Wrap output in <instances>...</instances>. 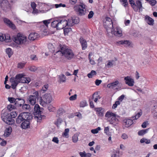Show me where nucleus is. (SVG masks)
<instances>
[{
  "label": "nucleus",
  "instance_id": "09e8293b",
  "mask_svg": "<svg viewBox=\"0 0 157 157\" xmlns=\"http://www.w3.org/2000/svg\"><path fill=\"white\" fill-rule=\"evenodd\" d=\"M48 87V84L44 85L41 90V92L44 93L45 91H46Z\"/></svg>",
  "mask_w": 157,
  "mask_h": 157
},
{
  "label": "nucleus",
  "instance_id": "423d86ee",
  "mask_svg": "<svg viewBox=\"0 0 157 157\" xmlns=\"http://www.w3.org/2000/svg\"><path fill=\"white\" fill-rule=\"evenodd\" d=\"M12 40L17 44H21L25 43L27 40V37L22 36L20 34H18L16 36L13 37Z\"/></svg>",
  "mask_w": 157,
  "mask_h": 157
},
{
  "label": "nucleus",
  "instance_id": "f257e3e1",
  "mask_svg": "<svg viewBox=\"0 0 157 157\" xmlns=\"http://www.w3.org/2000/svg\"><path fill=\"white\" fill-rule=\"evenodd\" d=\"M57 48L58 50L56 52V53L60 52L62 56H64L68 59H71L73 58L74 54L72 51L67 48L66 46L59 44Z\"/></svg>",
  "mask_w": 157,
  "mask_h": 157
},
{
  "label": "nucleus",
  "instance_id": "c9c22d12",
  "mask_svg": "<svg viewBox=\"0 0 157 157\" xmlns=\"http://www.w3.org/2000/svg\"><path fill=\"white\" fill-rule=\"evenodd\" d=\"M21 106L22 109L24 110L29 109L30 108V105L28 104L24 103Z\"/></svg>",
  "mask_w": 157,
  "mask_h": 157
},
{
  "label": "nucleus",
  "instance_id": "c756f323",
  "mask_svg": "<svg viewBox=\"0 0 157 157\" xmlns=\"http://www.w3.org/2000/svg\"><path fill=\"white\" fill-rule=\"evenodd\" d=\"M148 129H142L140 130L138 132V134L139 136H143L147 132Z\"/></svg>",
  "mask_w": 157,
  "mask_h": 157
},
{
  "label": "nucleus",
  "instance_id": "37998d69",
  "mask_svg": "<svg viewBox=\"0 0 157 157\" xmlns=\"http://www.w3.org/2000/svg\"><path fill=\"white\" fill-rule=\"evenodd\" d=\"M8 101L11 103H14L16 102L17 100V98H15L13 97H8Z\"/></svg>",
  "mask_w": 157,
  "mask_h": 157
},
{
  "label": "nucleus",
  "instance_id": "680f3d73",
  "mask_svg": "<svg viewBox=\"0 0 157 157\" xmlns=\"http://www.w3.org/2000/svg\"><path fill=\"white\" fill-rule=\"evenodd\" d=\"M156 1L155 0H150L149 1V3L152 6H155L156 4Z\"/></svg>",
  "mask_w": 157,
  "mask_h": 157
},
{
  "label": "nucleus",
  "instance_id": "a19ab883",
  "mask_svg": "<svg viewBox=\"0 0 157 157\" xmlns=\"http://www.w3.org/2000/svg\"><path fill=\"white\" fill-rule=\"evenodd\" d=\"M24 76L23 74H18L15 77V79L17 81H19L21 80V78Z\"/></svg>",
  "mask_w": 157,
  "mask_h": 157
},
{
  "label": "nucleus",
  "instance_id": "8fccbe9b",
  "mask_svg": "<svg viewBox=\"0 0 157 157\" xmlns=\"http://www.w3.org/2000/svg\"><path fill=\"white\" fill-rule=\"evenodd\" d=\"M121 2H122V5L125 7H127L128 5V3L127 0H122V1H120Z\"/></svg>",
  "mask_w": 157,
  "mask_h": 157
},
{
  "label": "nucleus",
  "instance_id": "cd10ccee",
  "mask_svg": "<svg viewBox=\"0 0 157 157\" xmlns=\"http://www.w3.org/2000/svg\"><path fill=\"white\" fill-rule=\"evenodd\" d=\"M119 151L118 150H114L111 154V157H119Z\"/></svg>",
  "mask_w": 157,
  "mask_h": 157
},
{
  "label": "nucleus",
  "instance_id": "4c0bfd02",
  "mask_svg": "<svg viewBox=\"0 0 157 157\" xmlns=\"http://www.w3.org/2000/svg\"><path fill=\"white\" fill-rule=\"evenodd\" d=\"M60 82H64L66 81V77L63 74L59 76V77Z\"/></svg>",
  "mask_w": 157,
  "mask_h": 157
},
{
  "label": "nucleus",
  "instance_id": "393cba45",
  "mask_svg": "<svg viewBox=\"0 0 157 157\" xmlns=\"http://www.w3.org/2000/svg\"><path fill=\"white\" fill-rule=\"evenodd\" d=\"M136 6L137 8V12L139 10V12L142 11V6L141 2L139 0H137L136 2Z\"/></svg>",
  "mask_w": 157,
  "mask_h": 157
},
{
  "label": "nucleus",
  "instance_id": "2eb2a0df",
  "mask_svg": "<svg viewBox=\"0 0 157 157\" xmlns=\"http://www.w3.org/2000/svg\"><path fill=\"white\" fill-rule=\"evenodd\" d=\"M74 8L75 10L78 13L77 14L78 15L81 16L84 15L86 13V10L81 9L79 6H75Z\"/></svg>",
  "mask_w": 157,
  "mask_h": 157
},
{
  "label": "nucleus",
  "instance_id": "0eeeda50",
  "mask_svg": "<svg viewBox=\"0 0 157 157\" xmlns=\"http://www.w3.org/2000/svg\"><path fill=\"white\" fill-rule=\"evenodd\" d=\"M42 109H43V108H40L38 104H35L34 108L35 111L34 115L35 117L39 120H41L42 119L44 118L45 117L44 115L41 114L42 112L41 109L42 110Z\"/></svg>",
  "mask_w": 157,
  "mask_h": 157
},
{
  "label": "nucleus",
  "instance_id": "052dcab7",
  "mask_svg": "<svg viewBox=\"0 0 157 157\" xmlns=\"http://www.w3.org/2000/svg\"><path fill=\"white\" fill-rule=\"evenodd\" d=\"M72 140L74 143H76L77 141L78 137L76 135H74L72 136Z\"/></svg>",
  "mask_w": 157,
  "mask_h": 157
},
{
  "label": "nucleus",
  "instance_id": "f3484780",
  "mask_svg": "<svg viewBox=\"0 0 157 157\" xmlns=\"http://www.w3.org/2000/svg\"><path fill=\"white\" fill-rule=\"evenodd\" d=\"M25 103V100L22 98H17V100L15 103V105L17 108L21 106L23 104Z\"/></svg>",
  "mask_w": 157,
  "mask_h": 157
},
{
  "label": "nucleus",
  "instance_id": "49530a36",
  "mask_svg": "<svg viewBox=\"0 0 157 157\" xmlns=\"http://www.w3.org/2000/svg\"><path fill=\"white\" fill-rule=\"evenodd\" d=\"M104 132L106 134L109 136H110V133L109 132V128L108 127H106L104 128Z\"/></svg>",
  "mask_w": 157,
  "mask_h": 157
},
{
  "label": "nucleus",
  "instance_id": "f03ea898",
  "mask_svg": "<svg viewBox=\"0 0 157 157\" xmlns=\"http://www.w3.org/2000/svg\"><path fill=\"white\" fill-rule=\"evenodd\" d=\"M4 116L2 117V120L6 123L12 125L14 123L15 121L13 119L17 116V113L15 111H13L10 113H5L3 114Z\"/></svg>",
  "mask_w": 157,
  "mask_h": 157
},
{
  "label": "nucleus",
  "instance_id": "58836bf2",
  "mask_svg": "<svg viewBox=\"0 0 157 157\" xmlns=\"http://www.w3.org/2000/svg\"><path fill=\"white\" fill-rule=\"evenodd\" d=\"M110 118V120H109L110 124H114L116 123V121L118 120L117 119L116 117H112V118Z\"/></svg>",
  "mask_w": 157,
  "mask_h": 157
},
{
  "label": "nucleus",
  "instance_id": "338daca9",
  "mask_svg": "<svg viewBox=\"0 0 157 157\" xmlns=\"http://www.w3.org/2000/svg\"><path fill=\"white\" fill-rule=\"evenodd\" d=\"M52 141L56 144H58L59 141L58 138L56 137H54L53 138Z\"/></svg>",
  "mask_w": 157,
  "mask_h": 157
},
{
  "label": "nucleus",
  "instance_id": "bf43d9fd",
  "mask_svg": "<svg viewBox=\"0 0 157 157\" xmlns=\"http://www.w3.org/2000/svg\"><path fill=\"white\" fill-rule=\"evenodd\" d=\"M62 121V120L60 118H59L57 119V121L55 122V124L58 126L60 124Z\"/></svg>",
  "mask_w": 157,
  "mask_h": 157
},
{
  "label": "nucleus",
  "instance_id": "e433bc0d",
  "mask_svg": "<svg viewBox=\"0 0 157 157\" xmlns=\"http://www.w3.org/2000/svg\"><path fill=\"white\" fill-rule=\"evenodd\" d=\"M96 74L97 73L95 71L92 70L90 73L88 74L87 76L89 78H91L93 76L96 75Z\"/></svg>",
  "mask_w": 157,
  "mask_h": 157
},
{
  "label": "nucleus",
  "instance_id": "1a4fd4ad",
  "mask_svg": "<svg viewBox=\"0 0 157 157\" xmlns=\"http://www.w3.org/2000/svg\"><path fill=\"white\" fill-rule=\"evenodd\" d=\"M30 113L28 112H24L20 113L16 118V123L17 124L22 123Z\"/></svg>",
  "mask_w": 157,
  "mask_h": 157
},
{
  "label": "nucleus",
  "instance_id": "5fc2aeb1",
  "mask_svg": "<svg viewBox=\"0 0 157 157\" xmlns=\"http://www.w3.org/2000/svg\"><path fill=\"white\" fill-rule=\"evenodd\" d=\"M86 105V101L84 100L81 101L80 103V107H84Z\"/></svg>",
  "mask_w": 157,
  "mask_h": 157
},
{
  "label": "nucleus",
  "instance_id": "5701e85b",
  "mask_svg": "<svg viewBox=\"0 0 157 157\" xmlns=\"http://www.w3.org/2000/svg\"><path fill=\"white\" fill-rule=\"evenodd\" d=\"M39 36V35L37 33H32L29 35L28 38L30 40H36Z\"/></svg>",
  "mask_w": 157,
  "mask_h": 157
},
{
  "label": "nucleus",
  "instance_id": "4468645a",
  "mask_svg": "<svg viewBox=\"0 0 157 157\" xmlns=\"http://www.w3.org/2000/svg\"><path fill=\"white\" fill-rule=\"evenodd\" d=\"M125 84L129 86H132L134 85V79L131 78L130 76H127L124 78Z\"/></svg>",
  "mask_w": 157,
  "mask_h": 157
},
{
  "label": "nucleus",
  "instance_id": "de8ad7c7",
  "mask_svg": "<svg viewBox=\"0 0 157 157\" xmlns=\"http://www.w3.org/2000/svg\"><path fill=\"white\" fill-rule=\"evenodd\" d=\"M19 83V82H18V81H15L14 82H12L11 84L12 88L13 89H15Z\"/></svg>",
  "mask_w": 157,
  "mask_h": 157
},
{
  "label": "nucleus",
  "instance_id": "6e6d98bb",
  "mask_svg": "<svg viewBox=\"0 0 157 157\" xmlns=\"http://www.w3.org/2000/svg\"><path fill=\"white\" fill-rule=\"evenodd\" d=\"M66 5L65 4H63L61 3L59 4H56L55 5V6L56 8H58L59 7H65Z\"/></svg>",
  "mask_w": 157,
  "mask_h": 157
},
{
  "label": "nucleus",
  "instance_id": "0e129e2a",
  "mask_svg": "<svg viewBox=\"0 0 157 157\" xmlns=\"http://www.w3.org/2000/svg\"><path fill=\"white\" fill-rule=\"evenodd\" d=\"M94 14V13L93 11H90L88 16V18L90 19L92 18Z\"/></svg>",
  "mask_w": 157,
  "mask_h": 157
},
{
  "label": "nucleus",
  "instance_id": "7c9ffc66",
  "mask_svg": "<svg viewBox=\"0 0 157 157\" xmlns=\"http://www.w3.org/2000/svg\"><path fill=\"white\" fill-rule=\"evenodd\" d=\"M105 116V117H108L109 118L112 117H116V114L112 112H107L106 113Z\"/></svg>",
  "mask_w": 157,
  "mask_h": 157
},
{
  "label": "nucleus",
  "instance_id": "f8f14e48",
  "mask_svg": "<svg viewBox=\"0 0 157 157\" xmlns=\"http://www.w3.org/2000/svg\"><path fill=\"white\" fill-rule=\"evenodd\" d=\"M119 83V81L117 80L115 82L108 84L107 85V86L109 88L112 89L114 90H118L119 88V86H117Z\"/></svg>",
  "mask_w": 157,
  "mask_h": 157
},
{
  "label": "nucleus",
  "instance_id": "b1692460",
  "mask_svg": "<svg viewBox=\"0 0 157 157\" xmlns=\"http://www.w3.org/2000/svg\"><path fill=\"white\" fill-rule=\"evenodd\" d=\"M12 132V128L10 126L7 128L4 131V136L6 137H8L11 134Z\"/></svg>",
  "mask_w": 157,
  "mask_h": 157
},
{
  "label": "nucleus",
  "instance_id": "13d9d810",
  "mask_svg": "<svg viewBox=\"0 0 157 157\" xmlns=\"http://www.w3.org/2000/svg\"><path fill=\"white\" fill-rule=\"evenodd\" d=\"M108 63L106 65L108 68H109L111 67V66H112L113 65H116L115 64H114V63H112V62H111V60H108Z\"/></svg>",
  "mask_w": 157,
  "mask_h": 157
},
{
  "label": "nucleus",
  "instance_id": "7ed1b4c3",
  "mask_svg": "<svg viewBox=\"0 0 157 157\" xmlns=\"http://www.w3.org/2000/svg\"><path fill=\"white\" fill-rule=\"evenodd\" d=\"M67 20L65 19H58L56 18L51 23V25L52 27L56 28L57 30L61 29H63L67 26Z\"/></svg>",
  "mask_w": 157,
  "mask_h": 157
},
{
  "label": "nucleus",
  "instance_id": "a211bd4d",
  "mask_svg": "<svg viewBox=\"0 0 157 157\" xmlns=\"http://www.w3.org/2000/svg\"><path fill=\"white\" fill-rule=\"evenodd\" d=\"M124 124L126 127H128L133 123V120L131 119L126 118L123 121Z\"/></svg>",
  "mask_w": 157,
  "mask_h": 157
},
{
  "label": "nucleus",
  "instance_id": "20e7f679",
  "mask_svg": "<svg viewBox=\"0 0 157 157\" xmlns=\"http://www.w3.org/2000/svg\"><path fill=\"white\" fill-rule=\"evenodd\" d=\"M103 26L108 33H110L113 28V22L111 18L106 17L104 20Z\"/></svg>",
  "mask_w": 157,
  "mask_h": 157
},
{
  "label": "nucleus",
  "instance_id": "774afa93",
  "mask_svg": "<svg viewBox=\"0 0 157 157\" xmlns=\"http://www.w3.org/2000/svg\"><path fill=\"white\" fill-rule=\"evenodd\" d=\"M75 116L78 117L79 118H82V114L80 112H76L75 113Z\"/></svg>",
  "mask_w": 157,
  "mask_h": 157
},
{
  "label": "nucleus",
  "instance_id": "dca6fc26",
  "mask_svg": "<svg viewBox=\"0 0 157 157\" xmlns=\"http://www.w3.org/2000/svg\"><path fill=\"white\" fill-rule=\"evenodd\" d=\"M110 32L116 36H122V30L119 27H117L116 29H114L113 30L112 29Z\"/></svg>",
  "mask_w": 157,
  "mask_h": 157
},
{
  "label": "nucleus",
  "instance_id": "e2e57ef3",
  "mask_svg": "<svg viewBox=\"0 0 157 157\" xmlns=\"http://www.w3.org/2000/svg\"><path fill=\"white\" fill-rule=\"evenodd\" d=\"M77 96L76 94H75L71 96L69 98V100L71 101H73L75 100L76 99Z\"/></svg>",
  "mask_w": 157,
  "mask_h": 157
},
{
  "label": "nucleus",
  "instance_id": "864d4df0",
  "mask_svg": "<svg viewBox=\"0 0 157 157\" xmlns=\"http://www.w3.org/2000/svg\"><path fill=\"white\" fill-rule=\"evenodd\" d=\"M120 104V102L119 101H116L114 104L112 106V108L113 109H115L116 108L118 105H119Z\"/></svg>",
  "mask_w": 157,
  "mask_h": 157
},
{
  "label": "nucleus",
  "instance_id": "69168bd1",
  "mask_svg": "<svg viewBox=\"0 0 157 157\" xmlns=\"http://www.w3.org/2000/svg\"><path fill=\"white\" fill-rule=\"evenodd\" d=\"M43 23L46 26H47L50 23V20H44L43 21Z\"/></svg>",
  "mask_w": 157,
  "mask_h": 157
},
{
  "label": "nucleus",
  "instance_id": "39448f33",
  "mask_svg": "<svg viewBox=\"0 0 157 157\" xmlns=\"http://www.w3.org/2000/svg\"><path fill=\"white\" fill-rule=\"evenodd\" d=\"M33 119V116L32 114L30 113L26 118H25L24 121L22 122L21 125V127L23 129H26L30 128V122H31L32 119Z\"/></svg>",
  "mask_w": 157,
  "mask_h": 157
},
{
  "label": "nucleus",
  "instance_id": "bb28decb",
  "mask_svg": "<svg viewBox=\"0 0 157 157\" xmlns=\"http://www.w3.org/2000/svg\"><path fill=\"white\" fill-rule=\"evenodd\" d=\"M79 154L81 157H90L91 154L90 153H86L85 151L79 152Z\"/></svg>",
  "mask_w": 157,
  "mask_h": 157
},
{
  "label": "nucleus",
  "instance_id": "6e6552de",
  "mask_svg": "<svg viewBox=\"0 0 157 157\" xmlns=\"http://www.w3.org/2000/svg\"><path fill=\"white\" fill-rule=\"evenodd\" d=\"M33 95H30L29 96L27 101L31 105H35L36 103V99L38 100L40 98L39 93L37 91H35L33 93Z\"/></svg>",
  "mask_w": 157,
  "mask_h": 157
},
{
  "label": "nucleus",
  "instance_id": "79ce46f5",
  "mask_svg": "<svg viewBox=\"0 0 157 157\" xmlns=\"http://www.w3.org/2000/svg\"><path fill=\"white\" fill-rule=\"evenodd\" d=\"M69 130V128L65 129L64 132L63 133L62 135L63 136H64L66 138L68 137V132Z\"/></svg>",
  "mask_w": 157,
  "mask_h": 157
},
{
  "label": "nucleus",
  "instance_id": "6ab92c4d",
  "mask_svg": "<svg viewBox=\"0 0 157 157\" xmlns=\"http://www.w3.org/2000/svg\"><path fill=\"white\" fill-rule=\"evenodd\" d=\"M1 7L3 10L7 9L10 7V4L7 0H2L0 3Z\"/></svg>",
  "mask_w": 157,
  "mask_h": 157
},
{
  "label": "nucleus",
  "instance_id": "aec40b11",
  "mask_svg": "<svg viewBox=\"0 0 157 157\" xmlns=\"http://www.w3.org/2000/svg\"><path fill=\"white\" fill-rule=\"evenodd\" d=\"M144 21L149 25H153L154 24V19L148 15H146L145 17Z\"/></svg>",
  "mask_w": 157,
  "mask_h": 157
},
{
  "label": "nucleus",
  "instance_id": "a878e982",
  "mask_svg": "<svg viewBox=\"0 0 157 157\" xmlns=\"http://www.w3.org/2000/svg\"><path fill=\"white\" fill-rule=\"evenodd\" d=\"M129 2L131 5L132 7L135 12H137V8L136 4L133 0H129Z\"/></svg>",
  "mask_w": 157,
  "mask_h": 157
},
{
  "label": "nucleus",
  "instance_id": "2f4dec72",
  "mask_svg": "<svg viewBox=\"0 0 157 157\" xmlns=\"http://www.w3.org/2000/svg\"><path fill=\"white\" fill-rule=\"evenodd\" d=\"M6 52L7 54L8 55L9 58H10L13 54V52L12 49L10 48H8L6 49Z\"/></svg>",
  "mask_w": 157,
  "mask_h": 157
},
{
  "label": "nucleus",
  "instance_id": "ea45409f",
  "mask_svg": "<svg viewBox=\"0 0 157 157\" xmlns=\"http://www.w3.org/2000/svg\"><path fill=\"white\" fill-rule=\"evenodd\" d=\"M7 109L10 111H11L13 109H15L17 108V107L15 104L14 105H12V104H10L7 105Z\"/></svg>",
  "mask_w": 157,
  "mask_h": 157
},
{
  "label": "nucleus",
  "instance_id": "4be33fe9",
  "mask_svg": "<svg viewBox=\"0 0 157 157\" xmlns=\"http://www.w3.org/2000/svg\"><path fill=\"white\" fill-rule=\"evenodd\" d=\"M94 110L97 112L96 113L98 116L102 117L104 115V109L101 107L96 108H95Z\"/></svg>",
  "mask_w": 157,
  "mask_h": 157
},
{
  "label": "nucleus",
  "instance_id": "c03bdc74",
  "mask_svg": "<svg viewBox=\"0 0 157 157\" xmlns=\"http://www.w3.org/2000/svg\"><path fill=\"white\" fill-rule=\"evenodd\" d=\"M101 130L100 127H98L96 129H93L91 130V132L93 134H97L98 132V131Z\"/></svg>",
  "mask_w": 157,
  "mask_h": 157
},
{
  "label": "nucleus",
  "instance_id": "9b49d317",
  "mask_svg": "<svg viewBox=\"0 0 157 157\" xmlns=\"http://www.w3.org/2000/svg\"><path fill=\"white\" fill-rule=\"evenodd\" d=\"M3 21L6 25L9 28H10L13 29H16V27L15 25L9 19L6 18H4L3 19Z\"/></svg>",
  "mask_w": 157,
  "mask_h": 157
},
{
  "label": "nucleus",
  "instance_id": "c85d7f7f",
  "mask_svg": "<svg viewBox=\"0 0 157 157\" xmlns=\"http://www.w3.org/2000/svg\"><path fill=\"white\" fill-rule=\"evenodd\" d=\"M72 20L73 21L72 22L73 23V25L75 24L78 23L79 22V18L75 16H73L71 17Z\"/></svg>",
  "mask_w": 157,
  "mask_h": 157
},
{
  "label": "nucleus",
  "instance_id": "72a5a7b5",
  "mask_svg": "<svg viewBox=\"0 0 157 157\" xmlns=\"http://www.w3.org/2000/svg\"><path fill=\"white\" fill-rule=\"evenodd\" d=\"M71 17L67 20V23L66 24L68 26H72L73 25V23L72 22Z\"/></svg>",
  "mask_w": 157,
  "mask_h": 157
},
{
  "label": "nucleus",
  "instance_id": "ddd939ff",
  "mask_svg": "<svg viewBox=\"0 0 157 157\" xmlns=\"http://www.w3.org/2000/svg\"><path fill=\"white\" fill-rule=\"evenodd\" d=\"M117 44H122L126 47H132V44H131V42L129 40H122L121 41H119L117 42Z\"/></svg>",
  "mask_w": 157,
  "mask_h": 157
},
{
  "label": "nucleus",
  "instance_id": "f704fd0d",
  "mask_svg": "<svg viewBox=\"0 0 157 157\" xmlns=\"http://www.w3.org/2000/svg\"><path fill=\"white\" fill-rule=\"evenodd\" d=\"M150 140L144 138H143L140 140V142L141 143H145L146 144H149L150 143Z\"/></svg>",
  "mask_w": 157,
  "mask_h": 157
},
{
  "label": "nucleus",
  "instance_id": "a18cd8bd",
  "mask_svg": "<svg viewBox=\"0 0 157 157\" xmlns=\"http://www.w3.org/2000/svg\"><path fill=\"white\" fill-rule=\"evenodd\" d=\"M142 114V113L141 112H139L135 116L132 117V118L133 120H137L140 117Z\"/></svg>",
  "mask_w": 157,
  "mask_h": 157
},
{
  "label": "nucleus",
  "instance_id": "9d476101",
  "mask_svg": "<svg viewBox=\"0 0 157 157\" xmlns=\"http://www.w3.org/2000/svg\"><path fill=\"white\" fill-rule=\"evenodd\" d=\"M52 97L50 93H47L44 94L43 96L42 100L45 103V104H48L51 103L52 101Z\"/></svg>",
  "mask_w": 157,
  "mask_h": 157
},
{
  "label": "nucleus",
  "instance_id": "603ef678",
  "mask_svg": "<svg viewBox=\"0 0 157 157\" xmlns=\"http://www.w3.org/2000/svg\"><path fill=\"white\" fill-rule=\"evenodd\" d=\"M29 70L31 71L35 72L37 70V68L34 66L29 67Z\"/></svg>",
  "mask_w": 157,
  "mask_h": 157
},
{
  "label": "nucleus",
  "instance_id": "3c124183",
  "mask_svg": "<svg viewBox=\"0 0 157 157\" xmlns=\"http://www.w3.org/2000/svg\"><path fill=\"white\" fill-rule=\"evenodd\" d=\"M71 30L70 28H67L63 29L64 33L65 35L67 34Z\"/></svg>",
  "mask_w": 157,
  "mask_h": 157
},
{
  "label": "nucleus",
  "instance_id": "4d7b16f0",
  "mask_svg": "<svg viewBox=\"0 0 157 157\" xmlns=\"http://www.w3.org/2000/svg\"><path fill=\"white\" fill-rule=\"evenodd\" d=\"M90 54H89L88 55V58L90 61V63L92 65H94L95 64V61L93 59H91L90 57Z\"/></svg>",
  "mask_w": 157,
  "mask_h": 157
},
{
  "label": "nucleus",
  "instance_id": "473e14b6",
  "mask_svg": "<svg viewBox=\"0 0 157 157\" xmlns=\"http://www.w3.org/2000/svg\"><path fill=\"white\" fill-rule=\"evenodd\" d=\"M4 40L6 42H10L11 41V39L9 35L4 34Z\"/></svg>",
  "mask_w": 157,
  "mask_h": 157
},
{
  "label": "nucleus",
  "instance_id": "412c9836",
  "mask_svg": "<svg viewBox=\"0 0 157 157\" xmlns=\"http://www.w3.org/2000/svg\"><path fill=\"white\" fill-rule=\"evenodd\" d=\"M79 41L82 47V50H85L87 47L86 41L83 37H81L79 39Z\"/></svg>",
  "mask_w": 157,
  "mask_h": 157
}]
</instances>
